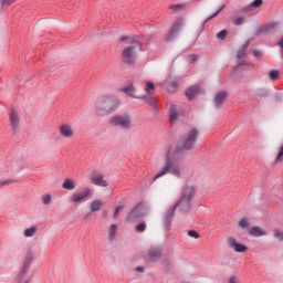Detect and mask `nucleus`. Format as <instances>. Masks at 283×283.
I'll use <instances>...</instances> for the list:
<instances>
[{"instance_id":"obj_26","label":"nucleus","mask_w":283,"mask_h":283,"mask_svg":"<svg viewBox=\"0 0 283 283\" xmlns=\"http://www.w3.org/2000/svg\"><path fill=\"white\" fill-rule=\"evenodd\" d=\"M247 48H249V41H247L241 49L238 52V57L243 59V56L247 54Z\"/></svg>"},{"instance_id":"obj_1","label":"nucleus","mask_w":283,"mask_h":283,"mask_svg":"<svg viewBox=\"0 0 283 283\" xmlns=\"http://www.w3.org/2000/svg\"><path fill=\"white\" fill-rule=\"evenodd\" d=\"M185 148H182L180 144L169 146L166 151V164L160 171L155 175L154 180H158V178H163V176H167V174H171L176 178H182L180 160L185 158Z\"/></svg>"},{"instance_id":"obj_25","label":"nucleus","mask_w":283,"mask_h":283,"mask_svg":"<svg viewBox=\"0 0 283 283\" xmlns=\"http://www.w3.org/2000/svg\"><path fill=\"white\" fill-rule=\"evenodd\" d=\"M275 28H277V22L266 24L260 29V34H264V32H271V30H275Z\"/></svg>"},{"instance_id":"obj_19","label":"nucleus","mask_w":283,"mask_h":283,"mask_svg":"<svg viewBox=\"0 0 283 283\" xmlns=\"http://www.w3.org/2000/svg\"><path fill=\"white\" fill-rule=\"evenodd\" d=\"M227 96H229V94L224 91L217 93V95L214 96V105L217 107H220V105H222L224 101H227Z\"/></svg>"},{"instance_id":"obj_21","label":"nucleus","mask_w":283,"mask_h":283,"mask_svg":"<svg viewBox=\"0 0 283 283\" xmlns=\"http://www.w3.org/2000/svg\"><path fill=\"white\" fill-rule=\"evenodd\" d=\"M193 191H195L193 186H186L182 190L181 198H188V200H191V198H193Z\"/></svg>"},{"instance_id":"obj_46","label":"nucleus","mask_w":283,"mask_h":283,"mask_svg":"<svg viewBox=\"0 0 283 283\" xmlns=\"http://www.w3.org/2000/svg\"><path fill=\"white\" fill-rule=\"evenodd\" d=\"M135 271H137V273H145V268H143V266H137V268L135 269Z\"/></svg>"},{"instance_id":"obj_11","label":"nucleus","mask_w":283,"mask_h":283,"mask_svg":"<svg viewBox=\"0 0 283 283\" xmlns=\"http://www.w3.org/2000/svg\"><path fill=\"white\" fill-rule=\"evenodd\" d=\"M172 209H179L181 213H187L191 209V199L181 197Z\"/></svg>"},{"instance_id":"obj_49","label":"nucleus","mask_w":283,"mask_h":283,"mask_svg":"<svg viewBox=\"0 0 283 283\" xmlns=\"http://www.w3.org/2000/svg\"><path fill=\"white\" fill-rule=\"evenodd\" d=\"M171 85H172V87H175V88L178 87V83H176V82H174Z\"/></svg>"},{"instance_id":"obj_2","label":"nucleus","mask_w":283,"mask_h":283,"mask_svg":"<svg viewBox=\"0 0 283 283\" xmlns=\"http://www.w3.org/2000/svg\"><path fill=\"white\" fill-rule=\"evenodd\" d=\"M119 41L128 42V45L123 50V59L125 63H134L136 61V53L143 50V45L136 38L122 36Z\"/></svg>"},{"instance_id":"obj_20","label":"nucleus","mask_w":283,"mask_h":283,"mask_svg":"<svg viewBox=\"0 0 283 283\" xmlns=\"http://www.w3.org/2000/svg\"><path fill=\"white\" fill-rule=\"evenodd\" d=\"M201 90L199 86H191L190 88H188L186 91V96L189 101H191V98H193L195 96H198V94H200Z\"/></svg>"},{"instance_id":"obj_14","label":"nucleus","mask_w":283,"mask_h":283,"mask_svg":"<svg viewBox=\"0 0 283 283\" xmlns=\"http://www.w3.org/2000/svg\"><path fill=\"white\" fill-rule=\"evenodd\" d=\"M169 114H170V123H176V120H178V118L182 116V111L178 106L171 105L169 107Z\"/></svg>"},{"instance_id":"obj_12","label":"nucleus","mask_w":283,"mask_h":283,"mask_svg":"<svg viewBox=\"0 0 283 283\" xmlns=\"http://www.w3.org/2000/svg\"><path fill=\"white\" fill-rule=\"evenodd\" d=\"M176 213V208H170L166 214L164 216V229L165 231H169L171 229V220H174V216Z\"/></svg>"},{"instance_id":"obj_16","label":"nucleus","mask_w":283,"mask_h":283,"mask_svg":"<svg viewBox=\"0 0 283 283\" xmlns=\"http://www.w3.org/2000/svg\"><path fill=\"white\" fill-rule=\"evenodd\" d=\"M249 235L252 238H262L266 235V231H264L261 227L254 226L248 230Z\"/></svg>"},{"instance_id":"obj_45","label":"nucleus","mask_w":283,"mask_h":283,"mask_svg":"<svg viewBox=\"0 0 283 283\" xmlns=\"http://www.w3.org/2000/svg\"><path fill=\"white\" fill-rule=\"evenodd\" d=\"M189 59H190L191 63H196V61L198 60V55L191 54V55H189Z\"/></svg>"},{"instance_id":"obj_35","label":"nucleus","mask_w":283,"mask_h":283,"mask_svg":"<svg viewBox=\"0 0 283 283\" xmlns=\"http://www.w3.org/2000/svg\"><path fill=\"white\" fill-rule=\"evenodd\" d=\"M187 235H189V238H193L195 240H198L200 238V234L196 230H189Z\"/></svg>"},{"instance_id":"obj_43","label":"nucleus","mask_w":283,"mask_h":283,"mask_svg":"<svg viewBox=\"0 0 283 283\" xmlns=\"http://www.w3.org/2000/svg\"><path fill=\"white\" fill-rule=\"evenodd\" d=\"M228 283H240V279L238 276H230Z\"/></svg>"},{"instance_id":"obj_29","label":"nucleus","mask_w":283,"mask_h":283,"mask_svg":"<svg viewBox=\"0 0 283 283\" xmlns=\"http://www.w3.org/2000/svg\"><path fill=\"white\" fill-rule=\"evenodd\" d=\"M251 223L249 222V219L247 218H242L240 221H239V227L240 229H249V226Z\"/></svg>"},{"instance_id":"obj_17","label":"nucleus","mask_w":283,"mask_h":283,"mask_svg":"<svg viewBox=\"0 0 283 283\" xmlns=\"http://www.w3.org/2000/svg\"><path fill=\"white\" fill-rule=\"evenodd\" d=\"M9 120H10L11 127H13V129H17L20 123L19 112H17L15 109H12L9 114Z\"/></svg>"},{"instance_id":"obj_30","label":"nucleus","mask_w":283,"mask_h":283,"mask_svg":"<svg viewBox=\"0 0 283 283\" xmlns=\"http://www.w3.org/2000/svg\"><path fill=\"white\" fill-rule=\"evenodd\" d=\"M34 233H36V228H29L24 230V238H33Z\"/></svg>"},{"instance_id":"obj_27","label":"nucleus","mask_w":283,"mask_h":283,"mask_svg":"<svg viewBox=\"0 0 283 283\" xmlns=\"http://www.w3.org/2000/svg\"><path fill=\"white\" fill-rule=\"evenodd\" d=\"M116 230H117V227L116 224H112L108 229V238L109 240H114V238H116Z\"/></svg>"},{"instance_id":"obj_18","label":"nucleus","mask_w":283,"mask_h":283,"mask_svg":"<svg viewBox=\"0 0 283 283\" xmlns=\"http://www.w3.org/2000/svg\"><path fill=\"white\" fill-rule=\"evenodd\" d=\"M160 255H163L160 248H151L148 252V258H150L151 262H158V260H160Z\"/></svg>"},{"instance_id":"obj_44","label":"nucleus","mask_w":283,"mask_h":283,"mask_svg":"<svg viewBox=\"0 0 283 283\" xmlns=\"http://www.w3.org/2000/svg\"><path fill=\"white\" fill-rule=\"evenodd\" d=\"M244 23V18L241 17V18H238L235 21H234V25H242Z\"/></svg>"},{"instance_id":"obj_51","label":"nucleus","mask_w":283,"mask_h":283,"mask_svg":"<svg viewBox=\"0 0 283 283\" xmlns=\"http://www.w3.org/2000/svg\"><path fill=\"white\" fill-rule=\"evenodd\" d=\"M254 1H262V0H254Z\"/></svg>"},{"instance_id":"obj_48","label":"nucleus","mask_w":283,"mask_h":283,"mask_svg":"<svg viewBox=\"0 0 283 283\" xmlns=\"http://www.w3.org/2000/svg\"><path fill=\"white\" fill-rule=\"evenodd\" d=\"M277 46H279V48H283V36H282L281 40L277 42Z\"/></svg>"},{"instance_id":"obj_37","label":"nucleus","mask_w":283,"mask_h":283,"mask_svg":"<svg viewBox=\"0 0 283 283\" xmlns=\"http://www.w3.org/2000/svg\"><path fill=\"white\" fill-rule=\"evenodd\" d=\"M50 202H52V195H44L42 197V203L43 205H50Z\"/></svg>"},{"instance_id":"obj_10","label":"nucleus","mask_w":283,"mask_h":283,"mask_svg":"<svg viewBox=\"0 0 283 283\" xmlns=\"http://www.w3.org/2000/svg\"><path fill=\"white\" fill-rule=\"evenodd\" d=\"M227 243L230 249H233V251H235V253H247L248 251V248L243 244L238 243V240H235V238H228Z\"/></svg>"},{"instance_id":"obj_38","label":"nucleus","mask_w":283,"mask_h":283,"mask_svg":"<svg viewBox=\"0 0 283 283\" xmlns=\"http://www.w3.org/2000/svg\"><path fill=\"white\" fill-rule=\"evenodd\" d=\"M274 238H276L277 240H280V242L283 241V231L281 230H274Z\"/></svg>"},{"instance_id":"obj_50","label":"nucleus","mask_w":283,"mask_h":283,"mask_svg":"<svg viewBox=\"0 0 283 283\" xmlns=\"http://www.w3.org/2000/svg\"><path fill=\"white\" fill-rule=\"evenodd\" d=\"M2 4H7V6H10V2H2Z\"/></svg>"},{"instance_id":"obj_13","label":"nucleus","mask_w":283,"mask_h":283,"mask_svg":"<svg viewBox=\"0 0 283 283\" xmlns=\"http://www.w3.org/2000/svg\"><path fill=\"white\" fill-rule=\"evenodd\" d=\"M90 181L93 185H96L97 187H107V185H109L107 182V180L103 179V175H101V174H93V175H91Z\"/></svg>"},{"instance_id":"obj_23","label":"nucleus","mask_w":283,"mask_h":283,"mask_svg":"<svg viewBox=\"0 0 283 283\" xmlns=\"http://www.w3.org/2000/svg\"><path fill=\"white\" fill-rule=\"evenodd\" d=\"M101 209H103V201L94 200L91 202L90 210L92 211V213H96V211H101Z\"/></svg>"},{"instance_id":"obj_5","label":"nucleus","mask_w":283,"mask_h":283,"mask_svg":"<svg viewBox=\"0 0 283 283\" xmlns=\"http://www.w3.org/2000/svg\"><path fill=\"white\" fill-rule=\"evenodd\" d=\"M108 123L109 125H113V127H119L120 129H132V127H134L132 116L127 114L115 115Z\"/></svg>"},{"instance_id":"obj_41","label":"nucleus","mask_w":283,"mask_h":283,"mask_svg":"<svg viewBox=\"0 0 283 283\" xmlns=\"http://www.w3.org/2000/svg\"><path fill=\"white\" fill-rule=\"evenodd\" d=\"M124 209V206H118L115 208V211H114V214H113V218L117 219L118 218V213H120V211H123Z\"/></svg>"},{"instance_id":"obj_39","label":"nucleus","mask_w":283,"mask_h":283,"mask_svg":"<svg viewBox=\"0 0 283 283\" xmlns=\"http://www.w3.org/2000/svg\"><path fill=\"white\" fill-rule=\"evenodd\" d=\"M222 10H224V4L219 7L217 12H214L212 15L208 17L206 21H209V19H213V17H218V14H220V12H222Z\"/></svg>"},{"instance_id":"obj_24","label":"nucleus","mask_w":283,"mask_h":283,"mask_svg":"<svg viewBox=\"0 0 283 283\" xmlns=\"http://www.w3.org/2000/svg\"><path fill=\"white\" fill-rule=\"evenodd\" d=\"M62 187L67 191H74V189H76V184L72 179H65L62 184Z\"/></svg>"},{"instance_id":"obj_42","label":"nucleus","mask_w":283,"mask_h":283,"mask_svg":"<svg viewBox=\"0 0 283 283\" xmlns=\"http://www.w3.org/2000/svg\"><path fill=\"white\" fill-rule=\"evenodd\" d=\"M227 38V30H222L219 33H217V39H226Z\"/></svg>"},{"instance_id":"obj_8","label":"nucleus","mask_w":283,"mask_h":283,"mask_svg":"<svg viewBox=\"0 0 283 283\" xmlns=\"http://www.w3.org/2000/svg\"><path fill=\"white\" fill-rule=\"evenodd\" d=\"M145 216V208H143V205H137L135 208H133L126 220L127 222H136V220L143 218Z\"/></svg>"},{"instance_id":"obj_4","label":"nucleus","mask_w":283,"mask_h":283,"mask_svg":"<svg viewBox=\"0 0 283 283\" xmlns=\"http://www.w3.org/2000/svg\"><path fill=\"white\" fill-rule=\"evenodd\" d=\"M199 132L197 130V128H190L181 138L180 142V146H182V148L186 151H189L190 149H193L196 147V143L198 140V136H199Z\"/></svg>"},{"instance_id":"obj_28","label":"nucleus","mask_w":283,"mask_h":283,"mask_svg":"<svg viewBox=\"0 0 283 283\" xmlns=\"http://www.w3.org/2000/svg\"><path fill=\"white\" fill-rule=\"evenodd\" d=\"M170 10H172L174 12H180L185 10V3L172 4L170 6Z\"/></svg>"},{"instance_id":"obj_36","label":"nucleus","mask_w":283,"mask_h":283,"mask_svg":"<svg viewBox=\"0 0 283 283\" xmlns=\"http://www.w3.org/2000/svg\"><path fill=\"white\" fill-rule=\"evenodd\" d=\"M270 78H271V81H277L280 78V72L270 71Z\"/></svg>"},{"instance_id":"obj_47","label":"nucleus","mask_w":283,"mask_h":283,"mask_svg":"<svg viewBox=\"0 0 283 283\" xmlns=\"http://www.w3.org/2000/svg\"><path fill=\"white\" fill-rule=\"evenodd\" d=\"M252 54H253L254 56H261V55H262V52H261V51H258V50H254V51H252Z\"/></svg>"},{"instance_id":"obj_40","label":"nucleus","mask_w":283,"mask_h":283,"mask_svg":"<svg viewBox=\"0 0 283 283\" xmlns=\"http://www.w3.org/2000/svg\"><path fill=\"white\" fill-rule=\"evenodd\" d=\"M145 229H147V224H145V223H139L136 226V231L138 233H143V231H145Z\"/></svg>"},{"instance_id":"obj_3","label":"nucleus","mask_w":283,"mask_h":283,"mask_svg":"<svg viewBox=\"0 0 283 283\" xmlns=\"http://www.w3.org/2000/svg\"><path fill=\"white\" fill-rule=\"evenodd\" d=\"M118 107V99L115 96L99 97L95 104V112L97 116H107L112 112H116Z\"/></svg>"},{"instance_id":"obj_22","label":"nucleus","mask_w":283,"mask_h":283,"mask_svg":"<svg viewBox=\"0 0 283 283\" xmlns=\"http://www.w3.org/2000/svg\"><path fill=\"white\" fill-rule=\"evenodd\" d=\"M122 92L128 97V98H136L135 92L136 90L134 88V85H128L124 88H122Z\"/></svg>"},{"instance_id":"obj_34","label":"nucleus","mask_w":283,"mask_h":283,"mask_svg":"<svg viewBox=\"0 0 283 283\" xmlns=\"http://www.w3.org/2000/svg\"><path fill=\"white\" fill-rule=\"evenodd\" d=\"M14 182H19V179H7L0 182L1 187H6V185H14Z\"/></svg>"},{"instance_id":"obj_32","label":"nucleus","mask_w":283,"mask_h":283,"mask_svg":"<svg viewBox=\"0 0 283 283\" xmlns=\"http://www.w3.org/2000/svg\"><path fill=\"white\" fill-rule=\"evenodd\" d=\"M154 90H156V86L154 85V83L147 82L146 87H145L146 94H151V92H154Z\"/></svg>"},{"instance_id":"obj_15","label":"nucleus","mask_w":283,"mask_h":283,"mask_svg":"<svg viewBox=\"0 0 283 283\" xmlns=\"http://www.w3.org/2000/svg\"><path fill=\"white\" fill-rule=\"evenodd\" d=\"M59 132L61 136H64V138H72L74 136V129H72V126L67 124H63L59 127Z\"/></svg>"},{"instance_id":"obj_6","label":"nucleus","mask_w":283,"mask_h":283,"mask_svg":"<svg viewBox=\"0 0 283 283\" xmlns=\"http://www.w3.org/2000/svg\"><path fill=\"white\" fill-rule=\"evenodd\" d=\"M32 260H34V254H30L23 264L22 271L20 275L18 276V282L20 283H30L28 280V271L30 270V265L32 264Z\"/></svg>"},{"instance_id":"obj_31","label":"nucleus","mask_w":283,"mask_h":283,"mask_svg":"<svg viewBox=\"0 0 283 283\" xmlns=\"http://www.w3.org/2000/svg\"><path fill=\"white\" fill-rule=\"evenodd\" d=\"M260 6H262V1H253L245 10H256V8H260Z\"/></svg>"},{"instance_id":"obj_7","label":"nucleus","mask_w":283,"mask_h":283,"mask_svg":"<svg viewBox=\"0 0 283 283\" xmlns=\"http://www.w3.org/2000/svg\"><path fill=\"white\" fill-rule=\"evenodd\" d=\"M185 24V20L182 18H178L170 28L168 34L166 35V41H174L176 39V35L180 32V29Z\"/></svg>"},{"instance_id":"obj_33","label":"nucleus","mask_w":283,"mask_h":283,"mask_svg":"<svg viewBox=\"0 0 283 283\" xmlns=\"http://www.w3.org/2000/svg\"><path fill=\"white\" fill-rule=\"evenodd\" d=\"M256 96H259V98H265V96H269V91L264 88L258 90Z\"/></svg>"},{"instance_id":"obj_9","label":"nucleus","mask_w":283,"mask_h":283,"mask_svg":"<svg viewBox=\"0 0 283 283\" xmlns=\"http://www.w3.org/2000/svg\"><path fill=\"white\" fill-rule=\"evenodd\" d=\"M90 196H92V190L90 188H85L84 190H82L80 192H74L71 196V202L78 205V203L83 202V200L85 198H90Z\"/></svg>"}]
</instances>
